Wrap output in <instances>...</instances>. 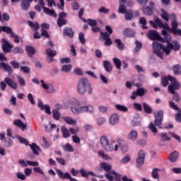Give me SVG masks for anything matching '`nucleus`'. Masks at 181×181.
<instances>
[{
  "label": "nucleus",
  "mask_w": 181,
  "mask_h": 181,
  "mask_svg": "<svg viewBox=\"0 0 181 181\" xmlns=\"http://www.w3.org/2000/svg\"><path fill=\"white\" fill-rule=\"evenodd\" d=\"M71 105H74V107H80L81 102H80V100H77L76 98H73L71 99Z\"/></svg>",
  "instance_id": "nucleus-48"
},
{
  "label": "nucleus",
  "mask_w": 181,
  "mask_h": 181,
  "mask_svg": "<svg viewBox=\"0 0 181 181\" xmlns=\"http://www.w3.org/2000/svg\"><path fill=\"white\" fill-rule=\"evenodd\" d=\"M143 12L144 15H152L153 11L152 10L151 8L147 6L143 8Z\"/></svg>",
  "instance_id": "nucleus-51"
},
{
  "label": "nucleus",
  "mask_w": 181,
  "mask_h": 181,
  "mask_svg": "<svg viewBox=\"0 0 181 181\" xmlns=\"http://www.w3.org/2000/svg\"><path fill=\"white\" fill-rule=\"evenodd\" d=\"M30 2L32 0H23L21 2V7L23 11H28L30 8Z\"/></svg>",
  "instance_id": "nucleus-23"
},
{
  "label": "nucleus",
  "mask_w": 181,
  "mask_h": 181,
  "mask_svg": "<svg viewBox=\"0 0 181 181\" xmlns=\"http://www.w3.org/2000/svg\"><path fill=\"white\" fill-rule=\"evenodd\" d=\"M115 43H117V47L119 50H124V44L121 42L120 39L115 40Z\"/></svg>",
  "instance_id": "nucleus-46"
},
{
  "label": "nucleus",
  "mask_w": 181,
  "mask_h": 181,
  "mask_svg": "<svg viewBox=\"0 0 181 181\" xmlns=\"http://www.w3.org/2000/svg\"><path fill=\"white\" fill-rule=\"evenodd\" d=\"M64 35L69 36V37H73L74 36V32L73 29L67 28L64 30Z\"/></svg>",
  "instance_id": "nucleus-30"
},
{
  "label": "nucleus",
  "mask_w": 181,
  "mask_h": 181,
  "mask_svg": "<svg viewBox=\"0 0 181 181\" xmlns=\"http://www.w3.org/2000/svg\"><path fill=\"white\" fill-rule=\"evenodd\" d=\"M161 12V18H163L165 22H169V13H168V11L162 9Z\"/></svg>",
  "instance_id": "nucleus-43"
},
{
  "label": "nucleus",
  "mask_w": 181,
  "mask_h": 181,
  "mask_svg": "<svg viewBox=\"0 0 181 181\" xmlns=\"http://www.w3.org/2000/svg\"><path fill=\"white\" fill-rule=\"evenodd\" d=\"M151 176L153 179H158L159 178V169L154 168L151 172Z\"/></svg>",
  "instance_id": "nucleus-42"
},
{
  "label": "nucleus",
  "mask_w": 181,
  "mask_h": 181,
  "mask_svg": "<svg viewBox=\"0 0 181 181\" xmlns=\"http://www.w3.org/2000/svg\"><path fill=\"white\" fill-rule=\"evenodd\" d=\"M175 119L177 122H181V110H178V112L175 115Z\"/></svg>",
  "instance_id": "nucleus-64"
},
{
  "label": "nucleus",
  "mask_w": 181,
  "mask_h": 181,
  "mask_svg": "<svg viewBox=\"0 0 181 181\" xmlns=\"http://www.w3.org/2000/svg\"><path fill=\"white\" fill-rule=\"evenodd\" d=\"M173 73L175 76H179V74H181V66L180 65H175L173 67Z\"/></svg>",
  "instance_id": "nucleus-35"
},
{
  "label": "nucleus",
  "mask_w": 181,
  "mask_h": 181,
  "mask_svg": "<svg viewBox=\"0 0 181 181\" xmlns=\"http://www.w3.org/2000/svg\"><path fill=\"white\" fill-rule=\"evenodd\" d=\"M131 32H132V30H131V28H126L124 31H123V35H124L125 36H134V35H135L134 33H133L132 35L131 34Z\"/></svg>",
  "instance_id": "nucleus-58"
},
{
  "label": "nucleus",
  "mask_w": 181,
  "mask_h": 181,
  "mask_svg": "<svg viewBox=\"0 0 181 181\" xmlns=\"http://www.w3.org/2000/svg\"><path fill=\"white\" fill-rule=\"evenodd\" d=\"M113 63H115V65L118 70L121 69V60H119V59L113 58Z\"/></svg>",
  "instance_id": "nucleus-53"
},
{
  "label": "nucleus",
  "mask_w": 181,
  "mask_h": 181,
  "mask_svg": "<svg viewBox=\"0 0 181 181\" xmlns=\"http://www.w3.org/2000/svg\"><path fill=\"white\" fill-rule=\"evenodd\" d=\"M52 116L54 119L56 121H59L60 119V117H62V114L60 111L57 110V109L52 110Z\"/></svg>",
  "instance_id": "nucleus-28"
},
{
  "label": "nucleus",
  "mask_w": 181,
  "mask_h": 181,
  "mask_svg": "<svg viewBox=\"0 0 181 181\" xmlns=\"http://www.w3.org/2000/svg\"><path fill=\"white\" fill-rule=\"evenodd\" d=\"M100 142L102 148L108 153L117 152L119 146L118 144L114 145V142H110L108 137L106 135H103L100 139Z\"/></svg>",
  "instance_id": "nucleus-3"
},
{
  "label": "nucleus",
  "mask_w": 181,
  "mask_h": 181,
  "mask_svg": "<svg viewBox=\"0 0 181 181\" xmlns=\"http://www.w3.org/2000/svg\"><path fill=\"white\" fill-rule=\"evenodd\" d=\"M78 39L82 45H86V38L84 37V33H79Z\"/></svg>",
  "instance_id": "nucleus-56"
},
{
  "label": "nucleus",
  "mask_w": 181,
  "mask_h": 181,
  "mask_svg": "<svg viewBox=\"0 0 181 181\" xmlns=\"http://www.w3.org/2000/svg\"><path fill=\"white\" fill-rule=\"evenodd\" d=\"M5 144L6 145V146L9 147V146H12V145H13V141H12V139L7 138L5 139Z\"/></svg>",
  "instance_id": "nucleus-62"
},
{
  "label": "nucleus",
  "mask_w": 181,
  "mask_h": 181,
  "mask_svg": "<svg viewBox=\"0 0 181 181\" xmlns=\"http://www.w3.org/2000/svg\"><path fill=\"white\" fill-rule=\"evenodd\" d=\"M39 166V162L27 160V166Z\"/></svg>",
  "instance_id": "nucleus-63"
},
{
  "label": "nucleus",
  "mask_w": 181,
  "mask_h": 181,
  "mask_svg": "<svg viewBox=\"0 0 181 181\" xmlns=\"http://www.w3.org/2000/svg\"><path fill=\"white\" fill-rule=\"evenodd\" d=\"M28 25L30 26V28H32L35 30H37V29H39V24H37V23L28 21Z\"/></svg>",
  "instance_id": "nucleus-52"
},
{
  "label": "nucleus",
  "mask_w": 181,
  "mask_h": 181,
  "mask_svg": "<svg viewBox=\"0 0 181 181\" xmlns=\"http://www.w3.org/2000/svg\"><path fill=\"white\" fill-rule=\"evenodd\" d=\"M71 69H73V66L70 64H65L62 66V71L64 73H69Z\"/></svg>",
  "instance_id": "nucleus-41"
},
{
  "label": "nucleus",
  "mask_w": 181,
  "mask_h": 181,
  "mask_svg": "<svg viewBox=\"0 0 181 181\" xmlns=\"http://www.w3.org/2000/svg\"><path fill=\"white\" fill-rule=\"evenodd\" d=\"M0 69L1 70H5V71H8V73L12 71V67H11V66L8 64H5L4 62L0 63Z\"/></svg>",
  "instance_id": "nucleus-25"
},
{
  "label": "nucleus",
  "mask_w": 181,
  "mask_h": 181,
  "mask_svg": "<svg viewBox=\"0 0 181 181\" xmlns=\"http://www.w3.org/2000/svg\"><path fill=\"white\" fill-rule=\"evenodd\" d=\"M71 111L74 115H80V114H84L86 112H90L93 114L95 112V108L91 105H87L83 106H72L71 107Z\"/></svg>",
  "instance_id": "nucleus-4"
},
{
  "label": "nucleus",
  "mask_w": 181,
  "mask_h": 181,
  "mask_svg": "<svg viewBox=\"0 0 181 181\" xmlns=\"http://www.w3.org/2000/svg\"><path fill=\"white\" fill-rule=\"evenodd\" d=\"M139 23L141 25L143 29H148L146 27V19L144 17L139 18Z\"/></svg>",
  "instance_id": "nucleus-50"
},
{
  "label": "nucleus",
  "mask_w": 181,
  "mask_h": 181,
  "mask_svg": "<svg viewBox=\"0 0 181 181\" xmlns=\"http://www.w3.org/2000/svg\"><path fill=\"white\" fill-rule=\"evenodd\" d=\"M100 166V168L104 169V170H105V172L111 171V165L107 163H101Z\"/></svg>",
  "instance_id": "nucleus-32"
},
{
  "label": "nucleus",
  "mask_w": 181,
  "mask_h": 181,
  "mask_svg": "<svg viewBox=\"0 0 181 181\" xmlns=\"http://www.w3.org/2000/svg\"><path fill=\"white\" fill-rule=\"evenodd\" d=\"M127 139L129 141H136L138 139V132L135 130H132L127 135Z\"/></svg>",
  "instance_id": "nucleus-19"
},
{
  "label": "nucleus",
  "mask_w": 181,
  "mask_h": 181,
  "mask_svg": "<svg viewBox=\"0 0 181 181\" xmlns=\"http://www.w3.org/2000/svg\"><path fill=\"white\" fill-rule=\"evenodd\" d=\"M87 22L90 26H92V28L94 26H97V21H95V20L89 18L87 20Z\"/></svg>",
  "instance_id": "nucleus-61"
},
{
  "label": "nucleus",
  "mask_w": 181,
  "mask_h": 181,
  "mask_svg": "<svg viewBox=\"0 0 181 181\" xmlns=\"http://www.w3.org/2000/svg\"><path fill=\"white\" fill-rule=\"evenodd\" d=\"M25 50L30 57H32L35 54V48L31 46H26Z\"/></svg>",
  "instance_id": "nucleus-34"
},
{
  "label": "nucleus",
  "mask_w": 181,
  "mask_h": 181,
  "mask_svg": "<svg viewBox=\"0 0 181 181\" xmlns=\"http://www.w3.org/2000/svg\"><path fill=\"white\" fill-rule=\"evenodd\" d=\"M98 108L100 112H101L102 114H105L108 112V107L105 105H100L98 106Z\"/></svg>",
  "instance_id": "nucleus-45"
},
{
  "label": "nucleus",
  "mask_w": 181,
  "mask_h": 181,
  "mask_svg": "<svg viewBox=\"0 0 181 181\" xmlns=\"http://www.w3.org/2000/svg\"><path fill=\"white\" fill-rule=\"evenodd\" d=\"M154 124L158 128H162V121H163V110H158L154 113Z\"/></svg>",
  "instance_id": "nucleus-6"
},
{
  "label": "nucleus",
  "mask_w": 181,
  "mask_h": 181,
  "mask_svg": "<svg viewBox=\"0 0 181 181\" xmlns=\"http://www.w3.org/2000/svg\"><path fill=\"white\" fill-rule=\"evenodd\" d=\"M124 18L126 21H131L132 18H134V13H132V11L128 10L127 12L124 13Z\"/></svg>",
  "instance_id": "nucleus-36"
},
{
  "label": "nucleus",
  "mask_w": 181,
  "mask_h": 181,
  "mask_svg": "<svg viewBox=\"0 0 181 181\" xmlns=\"http://www.w3.org/2000/svg\"><path fill=\"white\" fill-rule=\"evenodd\" d=\"M170 18L172 20L171 28L169 27L168 23H163L162 21L158 18H156L154 21H149L150 25H151L153 28H155L156 29H157V28L163 29L162 30V35H163L164 39L168 45L167 47L162 45V44L158 42H153V52L158 57H160V59H163V53H162V52H164V53L166 54H170L171 49H173V50H179L180 49V45L179 42H177V41H173L172 43H170V42H172V37L170 35L168 34V31L173 33L174 35L181 36V30L177 28L179 23H177V21H176V16L175 13H172L170 16Z\"/></svg>",
  "instance_id": "nucleus-1"
},
{
  "label": "nucleus",
  "mask_w": 181,
  "mask_h": 181,
  "mask_svg": "<svg viewBox=\"0 0 181 181\" xmlns=\"http://www.w3.org/2000/svg\"><path fill=\"white\" fill-rule=\"evenodd\" d=\"M62 119L69 125H76L77 124V120L71 117L64 116L62 117Z\"/></svg>",
  "instance_id": "nucleus-18"
},
{
  "label": "nucleus",
  "mask_w": 181,
  "mask_h": 181,
  "mask_svg": "<svg viewBox=\"0 0 181 181\" xmlns=\"http://www.w3.org/2000/svg\"><path fill=\"white\" fill-rule=\"evenodd\" d=\"M62 132L64 138H70V132H69V129H67L66 127H62Z\"/></svg>",
  "instance_id": "nucleus-39"
},
{
  "label": "nucleus",
  "mask_w": 181,
  "mask_h": 181,
  "mask_svg": "<svg viewBox=\"0 0 181 181\" xmlns=\"http://www.w3.org/2000/svg\"><path fill=\"white\" fill-rule=\"evenodd\" d=\"M37 106L42 111H45L46 114L48 115H52V110H50V105H44L43 102L41 100H38Z\"/></svg>",
  "instance_id": "nucleus-10"
},
{
  "label": "nucleus",
  "mask_w": 181,
  "mask_h": 181,
  "mask_svg": "<svg viewBox=\"0 0 181 181\" xmlns=\"http://www.w3.org/2000/svg\"><path fill=\"white\" fill-rule=\"evenodd\" d=\"M13 124L16 125V127L20 128L21 131H26L27 129V124H23V122L21 121V119H15Z\"/></svg>",
  "instance_id": "nucleus-15"
},
{
  "label": "nucleus",
  "mask_w": 181,
  "mask_h": 181,
  "mask_svg": "<svg viewBox=\"0 0 181 181\" xmlns=\"http://www.w3.org/2000/svg\"><path fill=\"white\" fill-rule=\"evenodd\" d=\"M115 108L118 111H122L123 112H127V111H128V107H127L125 105H116Z\"/></svg>",
  "instance_id": "nucleus-44"
},
{
  "label": "nucleus",
  "mask_w": 181,
  "mask_h": 181,
  "mask_svg": "<svg viewBox=\"0 0 181 181\" xmlns=\"http://www.w3.org/2000/svg\"><path fill=\"white\" fill-rule=\"evenodd\" d=\"M149 129L151 131V132H153V134H158V129L156 127H155V124L151 122L148 125Z\"/></svg>",
  "instance_id": "nucleus-55"
},
{
  "label": "nucleus",
  "mask_w": 181,
  "mask_h": 181,
  "mask_svg": "<svg viewBox=\"0 0 181 181\" xmlns=\"http://www.w3.org/2000/svg\"><path fill=\"white\" fill-rule=\"evenodd\" d=\"M143 105L144 111L145 112H146V114H152V109L151 108V107H149L148 105H147V103H144Z\"/></svg>",
  "instance_id": "nucleus-54"
},
{
  "label": "nucleus",
  "mask_w": 181,
  "mask_h": 181,
  "mask_svg": "<svg viewBox=\"0 0 181 181\" xmlns=\"http://www.w3.org/2000/svg\"><path fill=\"white\" fill-rule=\"evenodd\" d=\"M16 176L18 179H20V180H26V175L23 174V173H17Z\"/></svg>",
  "instance_id": "nucleus-59"
},
{
  "label": "nucleus",
  "mask_w": 181,
  "mask_h": 181,
  "mask_svg": "<svg viewBox=\"0 0 181 181\" xmlns=\"http://www.w3.org/2000/svg\"><path fill=\"white\" fill-rule=\"evenodd\" d=\"M131 161V156L129 155H126L121 160L120 163L122 165H127V163H129Z\"/></svg>",
  "instance_id": "nucleus-37"
},
{
  "label": "nucleus",
  "mask_w": 181,
  "mask_h": 181,
  "mask_svg": "<svg viewBox=\"0 0 181 181\" xmlns=\"http://www.w3.org/2000/svg\"><path fill=\"white\" fill-rule=\"evenodd\" d=\"M17 139H18V141H19L20 144H23V145H25L26 146L30 145V144H29V141H28L26 139H25L21 136H18Z\"/></svg>",
  "instance_id": "nucleus-40"
},
{
  "label": "nucleus",
  "mask_w": 181,
  "mask_h": 181,
  "mask_svg": "<svg viewBox=\"0 0 181 181\" xmlns=\"http://www.w3.org/2000/svg\"><path fill=\"white\" fill-rule=\"evenodd\" d=\"M29 146L31 148L34 155H39V152L42 151L40 146L36 144V143H33L32 144H30Z\"/></svg>",
  "instance_id": "nucleus-21"
},
{
  "label": "nucleus",
  "mask_w": 181,
  "mask_h": 181,
  "mask_svg": "<svg viewBox=\"0 0 181 181\" xmlns=\"http://www.w3.org/2000/svg\"><path fill=\"white\" fill-rule=\"evenodd\" d=\"M46 53H47V56H49V57H54V56H56V54H57V52H56V50H52L50 49H47L46 50Z\"/></svg>",
  "instance_id": "nucleus-49"
},
{
  "label": "nucleus",
  "mask_w": 181,
  "mask_h": 181,
  "mask_svg": "<svg viewBox=\"0 0 181 181\" xmlns=\"http://www.w3.org/2000/svg\"><path fill=\"white\" fill-rule=\"evenodd\" d=\"M1 30L2 32H5L6 33H10L11 35H12V33H13L12 28L8 26H0V33Z\"/></svg>",
  "instance_id": "nucleus-31"
},
{
  "label": "nucleus",
  "mask_w": 181,
  "mask_h": 181,
  "mask_svg": "<svg viewBox=\"0 0 181 181\" xmlns=\"http://www.w3.org/2000/svg\"><path fill=\"white\" fill-rule=\"evenodd\" d=\"M103 67H105V69L107 73H110V71H112V65H111V62L109 61H103Z\"/></svg>",
  "instance_id": "nucleus-26"
},
{
  "label": "nucleus",
  "mask_w": 181,
  "mask_h": 181,
  "mask_svg": "<svg viewBox=\"0 0 181 181\" xmlns=\"http://www.w3.org/2000/svg\"><path fill=\"white\" fill-rule=\"evenodd\" d=\"M133 107L136 111H142V105L140 103H134Z\"/></svg>",
  "instance_id": "nucleus-60"
},
{
  "label": "nucleus",
  "mask_w": 181,
  "mask_h": 181,
  "mask_svg": "<svg viewBox=\"0 0 181 181\" xmlns=\"http://www.w3.org/2000/svg\"><path fill=\"white\" fill-rule=\"evenodd\" d=\"M77 92L81 95H84L86 93H88V94H93V87L91 86L90 81H88V79L82 78L79 80L77 86Z\"/></svg>",
  "instance_id": "nucleus-2"
},
{
  "label": "nucleus",
  "mask_w": 181,
  "mask_h": 181,
  "mask_svg": "<svg viewBox=\"0 0 181 181\" xmlns=\"http://www.w3.org/2000/svg\"><path fill=\"white\" fill-rule=\"evenodd\" d=\"M119 13H125L128 11H127V8H125V3L127 2V0H119Z\"/></svg>",
  "instance_id": "nucleus-17"
},
{
  "label": "nucleus",
  "mask_w": 181,
  "mask_h": 181,
  "mask_svg": "<svg viewBox=\"0 0 181 181\" xmlns=\"http://www.w3.org/2000/svg\"><path fill=\"white\" fill-rule=\"evenodd\" d=\"M43 11L46 15H49V16H54V18H57V14L54 12V10H51L47 7H43Z\"/></svg>",
  "instance_id": "nucleus-24"
},
{
  "label": "nucleus",
  "mask_w": 181,
  "mask_h": 181,
  "mask_svg": "<svg viewBox=\"0 0 181 181\" xmlns=\"http://www.w3.org/2000/svg\"><path fill=\"white\" fill-rule=\"evenodd\" d=\"M56 173L58 175L60 179H69L70 181H77L76 178L71 177V175L69 173H66L65 174L62 172L61 170L56 169Z\"/></svg>",
  "instance_id": "nucleus-8"
},
{
  "label": "nucleus",
  "mask_w": 181,
  "mask_h": 181,
  "mask_svg": "<svg viewBox=\"0 0 181 181\" xmlns=\"http://www.w3.org/2000/svg\"><path fill=\"white\" fill-rule=\"evenodd\" d=\"M98 156L104 159L105 160H112V157L110 156V155L105 153L104 151L100 150L98 153Z\"/></svg>",
  "instance_id": "nucleus-22"
},
{
  "label": "nucleus",
  "mask_w": 181,
  "mask_h": 181,
  "mask_svg": "<svg viewBox=\"0 0 181 181\" xmlns=\"http://www.w3.org/2000/svg\"><path fill=\"white\" fill-rule=\"evenodd\" d=\"M4 81L11 88H13L14 90L18 88V83H16V82H15L13 80L11 79V78H5Z\"/></svg>",
  "instance_id": "nucleus-16"
},
{
  "label": "nucleus",
  "mask_w": 181,
  "mask_h": 181,
  "mask_svg": "<svg viewBox=\"0 0 181 181\" xmlns=\"http://www.w3.org/2000/svg\"><path fill=\"white\" fill-rule=\"evenodd\" d=\"M62 148L66 152H74V148L70 144H66L64 145Z\"/></svg>",
  "instance_id": "nucleus-33"
},
{
  "label": "nucleus",
  "mask_w": 181,
  "mask_h": 181,
  "mask_svg": "<svg viewBox=\"0 0 181 181\" xmlns=\"http://www.w3.org/2000/svg\"><path fill=\"white\" fill-rule=\"evenodd\" d=\"M178 158H179V152L177 151H174L171 153V154L169 156V159L170 162H176Z\"/></svg>",
  "instance_id": "nucleus-27"
},
{
  "label": "nucleus",
  "mask_w": 181,
  "mask_h": 181,
  "mask_svg": "<svg viewBox=\"0 0 181 181\" xmlns=\"http://www.w3.org/2000/svg\"><path fill=\"white\" fill-rule=\"evenodd\" d=\"M168 105L170 108H172V110H175V111H180V108H179L177 105L175 104V102L173 101H169Z\"/></svg>",
  "instance_id": "nucleus-47"
},
{
  "label": "nucleus",
  "mask_w": 181,
  "mask_h": 181,
  "mask_svg": "<svg viewBox=\"0 0 181 181\" xmlns=\"http://www.w3.org/2000/svg\"><path fill=\"white\" fill-rule=\"evenodd\" d=\"M160 136L161 141H163V142L170 141V139H171L170 136H169V135H168V133H160Z\"/></svg>",
  "instance_id": "nucleus-38"
},
{
  "label": "nucleus",
  "mask_w": 181,
  "mask_h": 181,
  "mask_svg": "<svg viewBox=\"0 0 181 181\" xmlns=\"http://www.w3.org/2000/svg\"><path fill=\"white\" fill-rule=\"evenodd\" d=\"M2 50L4 53H9L11 50H12V47L13 45H11L9 42H8L5 38L2 40Z\"/></svg>",
  "instance_id": "nucleus-11"
},
{
  "label": "nucleus",
  "mask_w": 181,
  "mask_h": 181,
  "mask_svg": "<svg viewBox=\"0 0 181 181\" xmlns=\"http://www.w3.org/2000/svg\"><path fill=\"white\" fill-rule=\"evenodd\" d=\"M170 80L173 82L168 86V91L170 94H173L174 96L173 98L174 101H175V103H179V101H180V98H179V95L175 90H179V88H180V84L175 78H170Z\"/></svg>",
  "instance_id": "nucleus-5"
},
{
  "label": "nucleus",
  "mask_w": 181,
  "mask_h": 181,
  "mask_svg": "<svg viewBox=\"0 0 181 181\" xmlns=\"http://www.w3.org/2000/svg\"><path fill=\"white\" fill-rule=\"evenodd\" d=\"M107 119L104 117H99L96 119V124L98 127H103L105 124Z\"/></svg>",
  "instance_id": "nucleus-29"
},
{
  "label": "nucleus",
  "mask_w": 181,
  "mask_h": 181,
  "mask_svg": "<svg viewBox=\"0 0 181 181\" xmlns=\"http://www.w3.org/2000/svg\"><path fill=\"white\" fill-rule=\"evenodd\" d=\"M67 17V14H66V13L62 12L60 13L59 15V18L57 21V25L58 26L62 27L63 26V25H66V20L64 19V18Z\"/></svg>",
  "instance_id": "nucleus-12"
},
{
  "label": "nucleus",
  "mask_w": 181,
  "mask_h": 181,
  "mask_svg": "<svg viewBox=\"0 0 181 181\" xmlns=\"http://www.w3.org/2000/svg\"><path fill=\"white\" fill-rule=\"evenodd\" d=\"M17 78L20 86H22L23 87H25V86H26V82L25 81V79L23 78L17 76Z\"/></svg>",
  "instance_id": "nucleus-57"
},
{
  "label": "nucleus",
  "mask_w": 181,
  "mask_h": 181,
  "mask_svg": "<svg viewBox=\"0 0 181 181\" xmlns=\"http://www.w3.org/2000/svg\"><path fill=\"white\" fill-rule=\"evenodd\" d=\"M136 162V163H138V165H144V163H145V151L141 150L139 152V156Z\"/></svg>",
  "instance_id": "nucleus-13"
},
{
  "label": "nucleus",
  "mask_w": 181,
  "mask_h": 181,
  "mask_svg": "<svg viewBox=\"0 0 181 181\" xmlns=\"http://www.w3.org/2000/svg\"><path fill=\"white\" fill-rule=\"evenodd\" d=\"M41 84H42V88L45 91H47L49 94H52L54 93V91H56V90L54 89V86H53V84L50 83H46L45 82V81L41 80Z\"/></svg>",
  "instance_id": "nucleus-7"
},
{
  "label": "nucleus",
  "mask_w": 181,
  "mask_h": 181,
  "mask_svg": "<svg viewBox=\"0 0 181 181\" xmlns=\"http://www.w3.org/2000/svg\"><path fill=\"white\" fill-rule=\"evenodd\" d=\"M170 78H175V77L170 76H168V77H166V76H163V77L161 78V83H162V85H163L164 87H168V84H169V81H170V84H172L173 81L170 80Z\"/></svg>",
  "instance_id": "nucleus-20"
},
{
  "label": "nucleus",
  "mask_w": 181,
  "mask_h": 181,
  "mask_svg": "<svg viewBox=\"0 0 181 181\" xmlns=\"http://www.w3.org/2000/svg\"><path fill=\"white\" fill-rule=\"evenodd\" d=\"M109 122L110 125H118V123L119 122V116L117 114L112 115L109 119Z\"/></svg>",
  "instance_id": "nucleus-14"
},
{
  "label": "nucleus",
  "mask_w": 181,
  "mask_h": 181,
  "mask_svg": "<svg viewBox=\"0 0 181 181\" xmlns=\"http://www.w3.org/2000/svg\"><path fill=\"white\" fill-rule=\"evenodd\" d=\"M147 36L150 39V40H162V37H160L159 33L153 30H148Z\"/></svg>",
  "instance_id": "nucleus-9"
}]
</instances>
